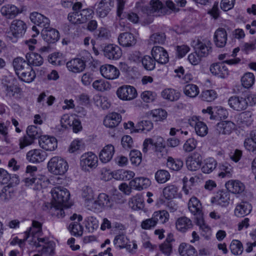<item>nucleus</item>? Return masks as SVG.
<instances>
[{
    "label": "nucleus",
    "instance_id": "f257e3e1",
    "mask_svg": "<svg viewBox=\"0 0 256 256\" xmlns=\"http://www.w3.org/2000/svg\"><path fill=\"white\" fill-rule=\"evenodd\" d=\"M24 234L25 240H28L29 244L36 248L48 243L54 242L48 237H42V224L36 220H32V226L24 232Z\"/></svg>",
    "mask_w": 256,
    "mask_h": 256
},
{
    "label": "nucleus",
    "instance_id": "f03ea898",
    "mask_svg": "<svg viewBox=\"0 0 256 256\" xmlns=\"http://www.w3.org/2000/svg\"><path fill=\"white\" fill-rule=\"evenodd\" d=\"M12 64L20 80L26 83H30L34 80L36 78L34 71L22 58H14Z\"/></svg>",
    "mask_w": 256,
    "mask_h": 256
},
{
    "label": "nucleus",
    "instance_id": "7ed1b4c3",
    "mask_svg": "<svg viewBox=\"0 0 256 256\" xmlns=\"http://www.w3.org/2000/svg\"><path fill=\"white\" fill-rule=\"evenodd\" d=\"M228 104L234 110L242 111L246 110L248 106L256 104V95L248 94L244 96H232L228 100Z\"/></svg>",
    "mask_w": 256,
    "mask_h": 256
},
{
    "label": "nucleus",
    "instance_id": "20e7f679",
    "mask_svg": "<svg viewBox=\"0 0 256 256\" xmlns=\"http://www.w3.org/2000/svg\"><path fill=\"white\" fill-rule=\"evenodd\" d=\"M30 20L32 22L37 25L33 26L32 30L36 32H58L55 29L52 28L50 26V20L42 14L37 12H34L30 14Z\"/></svg>",
    "mask_w": 256,
    "mask_h": 256
},
{
    "label": "nucleus",
    "instance_id": "39448f33",
    "mask_svg": "<svg viewBox=\"0 0 256 256\" xmlns=\"http://www.w3.org/2000/svg\"><path fill=\"white\" fill-rule=\"evenodd\" d=\"M98 166V158L94 152H88L83 154L80 158V166L84 172H90Z\"/></svg>",
    "mask_w": 256,
    "mask_h": 256
},
{
    "label": "nucleus",
    "instance_id": "423d86ee",
    "mask_svg": "<svg viewBox=\"0 0 256 256\" xmlns=\"http://www.w3.org/2000/svg\"><path fill=\"white\" fill-rule=\"evenodd\" d=\"M143 10L147 15L142 20L144 24H150L154 20L152 16H158L164 12L163 4L159 0H152L150 2V7L144 8Z\"/></svg>",
    "mask_w": 256,
    "mask_h": 256
},
{
    "label": "nucleus",
    "instance_id": "0eeeda50",
    "mask_svg": "<svg viewBox=\"0 0 256 256\" xmlns=\"http://www.w3.org/2000/svg\"><path fill=\"white\" fill-rule=\"evenodd\" d=\"M68 166L67 162L59 156H54L48 163V168L50 172L56 175H62L68 170Z\"/></svg>",
    "mask_w": 256,
    "mask_h": 256
},
{
    "label": "nucleus",
    "instance_id": "6e6552de",
    "mask_svg": "<svg viewBox=\"0 0 256 256\" xmlns=\"http://www.w3.org/2000/svg\"><path fill=\"white\" fill-rule=\"evenodd\" d=\"M2 88L6 96L10 98L18 97L21 90L14 82V80L10 77H6L2 80Z\"/></svg>",
    "mask_w": 256,
    "mask_h": 256
},
{
    "label": "nucleus",
    "instance_id": "1a4fd4ad",
    "mask_svg": "<svg viewBox=\"0 0 256 256\" xmlns=\"http://www.w3.org/2000/svg\"><path fill=\"white\" fill-rule=\"evenodd\" d=\"M53 205L66 206L70 194L69 192L64 187H54L51 190Z\"/></svg>",
    "mask_w": 256,
    "mask_h": 256
},
{
    "label": "nucleus",
    "instance_id": "9d476101",
    "mask_svg": "<svg viewBox=\"0 0 256 256\" xmlns=\"http://www.w3.org/2000/svg\"><path fill=\"white\" fill-rule=\"evenodd\" d=\"M114 202L111 197L105 193H100L95 199L90 210L93 212H100L112 207Z\"/></svg>",
    "mask_w": 256,
    "mask_h": 256
},
{
    "label": "nucleus",
    "instance_id": "9b49d317",
    "mask_svg": "<svg viewBox=\"0 0 256 256\" xmlns=\"http://www.w3.org/2000/svg\"><path fill=\"white\" fill-rule=\"evenodd\" d=\"M94 11L90 8H84L78 12H74L68 15V20L72 24H78L86 22L92 17Z\"/></svg>",
    "mask_w": 256,
    "mask_h": 256
},
{
    "label": "nucleus",
    "instance_id": "f8f14e48",
    "mask_svg": "<svg viewBox=\"0 0 256 256\" xmlns=\"http://www.w3.org/2000/svg\"><path fill=\"white\" fill-rule=\"evenodd\" d=\"M190 45L198 50L202 57L207 56L212 51L211 42L210 40L201 41L199 38H195L191 40Z\"/></svg>",
    "mask_w": 256,
    "mask_h": 256
},
{
    "label": "nucleus",
    "instance_id": "ddd939ff",
    "mask_svg": "<svg viewBox=\"0 0 256 256\" xmlns=\"http://www.w3.org/2000/svg\"><path fill=\"white\" fill-rule=\"evenodd\" d=\"M24 182L26 186H31L34 190H40L46 186L47 178L42 174H38L32 177L26 178Z\"/></svg>",
    "mask_w": 256,
    "mask_h": 256
},
{
    "label": "nucleus",
    "instance_id": "4468645a",
    "mask_svg": "<svg viewBox=\"0 0 256 256\" xmlns=\"http://www.w3.org/2000/svg\"><path fill=\"white\" fill-rule=\"evenodd\" d=\"M236 124L230 120H222L215 126L214 134L216 136L230 134L236 128Z\"/></svg>",
    "mask_w": 256,
    "mask_h": 256
},
{
    "label": "nucleus",
    "instance_id": "2eb2a0df",
    "mask_svg": "<svg viewBox=\"0 0 256 256\" xmlns=\"http://www.w3.org/2000/svg\"><path fill=\"white\" fill-rule=\"evenodd\" d=\"M136 89L132 86L124 85L118 88L116 90L118 97L123 100H131L137 96Z\"/></svg>",
    "mask_w": 256,
    "mask_h": 256
},
{
    "label": "nucleus",
    "instance_id": "dca6fc26",
    "mask_svg": "<svg viewBox=\"0 0 256 256\" xmlns=\"http://www.w3.org/2000/svg\"><path fill=\"white\" fill-rule=\"evenodd\" d=\"M190 125L194 128L196 134L200 136L204 137L208 133V128L206 124L200 120L196 116H192L188 119Z\"/></svg>",
    "mask_w": 256,
    "mask_h": 256
},
{
    "label": "nucleus",
    "instance_id": "f3484780",
    "mask_svg": "<svg viewBox=\"0 0 256 256\" xmlns=\"http://www.w3.org/2000/svg\"><path fill=\"white\" fill-rule=\"evenodd\" d=\"M104 54L109 60H117L122 56V51L120 47L114 44H109L104 48Z\"/></svg>",
    "mask_w": 256,
    "mask_h": 256
},
{
    "label": "nucleus",
    "instance_id": "a211bd4d",
    "mask_svg": "<svg viewBox=\"0 0 256 256\" xmlns=\"http://www.w3.org/2000/svg\"><path fill=\"white\" fill-rule=\"evenodd\" d=\"M38 143L40 148L46 151H53L58 146L57 140L54 137L46 135L42 136Z\"/></svg>",
    "mask_w": 256,
    "mask_h": 256
},
{
    "label": "nucleus",
    "instance_id": "6ab92c4d",
    "mask_svg": "<svg viewBox=\"0 0 256 256\" xmlns=\"http://www.w3.org/2000/svg\"><path fill=\"white\" fill-rule=\"evenodd\" d=\"M100 72L102 76L108 80H114L118 78L119 70L112 64H104L100 66Z\"/></svg>",
    "mask_w": 256,
    "mask_h": 256
},
{
    "label": "nucleus",
    "instance_id": "aec40b11",
    "mask_svg": "<svg viewBox=\"0 0 256 256\" xmlns=\"http://www.w3.org/2000/svg\"><path fill=\"white\" fill-rule=\"evenodd\" d=\"M47 154L40 149H34L28 151L26 155V160L30 162L36 164L44 162Z\"/></svg>",
    "mask_w": 256,
    "mask_h": 256
},
{
    "label": "nucleus",
    "instance_id": "412c9836",
    "mask_svg": "<svg viewBox=\"0 0 256 256\" xmlns=\"http://www.w3.org/2000/svg\"><path fill=\"white\" fill-rule=\"evenodd\" d=\"M152 55L155 60L160 64H165L168 62V54L164 48L156 46L152 50Z\"/></svg>",
    "mask_w": 256,
    "mask_h": 256
},
{
    "label": "nucleus",
    "instance_id": "4be33fe9",
    "mask_svg": "<svg viewBox=\"0 0 256 256\" xmlns=\"http://www.w3.org/2000/svg\"><path fill=\"white\" fill-rule=\"evenodd\" d=\"M70 219L72 220H74V222H72L69 226V228L72 234L76 236H82L84 228L78 222L82 220V216L80 214H74L70 217Z\"/></svg>",
    "mask_w": 256,
    "mask_h": 256
},
{
    "label": "nucleus",
    "instance_id": "5701e85b",
    "mask_svg": "<svg viewBox=\"0 0 256 256\" xmlns=\"http://www.w3.org/2000/svg\"><path fill=\"white\" fill-rule=\"evenodd\" d=\"M202 162V156L198 152H194L186 160V166L190 170L196 171L198 170Z\"/></svg>",
    "mask_w": 256,
    "mask_h": 256
},
{
    "label": "nucleus",
    "instance_id": "b1692460",
    "mask_svg": "<svg viewBox=\"0 0 256 256\" xmlns=\"http://www.w3.org/2000/svg\"><path fill=\"white\" fill-rule=\"evenodd\" d=\"M23 8H18L12 4L4 5L0 8L2 14L8 18H12L23 11Z\"/></svg>",
    "mask_w": 256,
    "mask_h": 256
},
{
    "label": "nucleus",
    "instance_id": "393cba45",
    "mask_svg": "<svg viewBox=\"0 0 256 256\" xmlns=\"http://www.w3.org/2000/svg\"><path fill=\"white\" fill-rule=\"evenodd\" d=\"M82 196L84 200L85 206L90 210L95 200L94 192L92 188L88 186H84L82 188Z\"/></svg>",
    "mask_w": 256,
    "mask_h": 256
},
{
    "label": "nucleus",
    "instance_id": "a878e982",
    "mask_svg": "<svg viewBox=\"0 0 256 256\" xmlns=\"http://www.w3.org/2000/svg\"><path fill=\"white\" fill-rule=\"evenodd\" d=\"M210 72L220 78H226L229 74V71L223 62L214 63L210 68Z\"/></svg>",
    "mask_w": 256,
    "mask_h": 256
},
{
    "label": "nucleus",
    "instance_id": "bb28decb",
    "mask_svg": "<svg viewBox=\"0 0 256 256\" xmlns=\"http://www.w3.org/2000/svg\"><path fill=\"white\" fill-rule=\"evenodd\" d=\"M150 184V179L143 176L136 177L130 182V188L138 191L147 188Z\"/></svg>",
    "mask_w": 256,
    "mask_h": 256
},
{
    "label": "nucleus",
    "instance_id": "cd10ccee",
    "mask_svg": "<svg viewBox=\"0 0 256 256\" xmlns=\"http://www.w3.org/2000/svg\"><path fill=\"white\" fill-rule=\"evenodd\" d=\"M114 6V0H102L98 5L96 13L100 17L104 18Z\"/></svg>",
    "mask_w": 256,
    "mask_h": 256
},
{
    "label": "nucleus",
    "instance_id": "c85d7f7f",
    "mask_svg": "<svg viewBox=\"0 0 256 256\" xmlns=\"http://www.w3.org/2000/svg\"><path fill=\"white\" fill-rule=\"evenodd\" d=\"M228 192L234 194H240L244 191L245 186L239 180H231L225 184Z\"/></svg>",
    "mask_w": 256,
    "mask_h": 256
},
{
    "label": "nucleus",
    "instance_id": "c756f323",
    "mask_svg": "<svg viewBox=\"0 0 256 256\" xmlns=\"http://www.w3.org/2000/svg\"><path fill=\"white\" fill-rule=\"evenodd\" d=\"M119 44L124 47L134 46L136 42V36L133 33H120L118 37Z\"/></svg>",
    "mask_w": 256,
    "mask_h": 256
},
{
    "label": "nucleus",
    "instance_id": "7c9ffc66",
    "mask_svg": "<svg viewBox=\"0 0 256 256\" xmlns=\"http://www.w3.org/2000/svg\"><path fill=\"white\" fill-rule=\"evenodd\" d=\"M114 148L113 145L111 144L106 145L100 152L99 158L100 161L104 164L110 162L114 156Z\"/></svg>",
    "mask_w": 256,
    "mask_h": 256
},
{
    "label": "nucleus",
    "instance_id": "2f4dec72",
    "mask_svg": "<svg viewBox=\"0 0 256 256\" xmlns=\"http://www.w3.org/2000/svg\"><path fill=\"white\" fill-rule=\"evenodd\" d=\"M176 230L180 232H186L192 227V221L189 218L182 216L176 219L175 222Z\"/></svg>",
    "mask_w": 256,
    "mask_h": 256
},
{
    "label": "nucleus",
    "instance_id": "473e14b6",
    "mask_svg": "<svg viewBox=\"0 0 256 256\" xmlns=\"http://www.w3.org/2000/svg\"><path fill=\"white\" fill-rule=\"evenodd\" d=\"M230 201V194L228 192L220 191L212 199V202L222 206H226Z\"/></svg>",
    "mask_w": 256,
    "mask_h": 256
},
{
    "label": "nucleus",
    "instance_id": "72a5a7b5",
    "mask_svg": "<svg viewBox=\"0 0 256 256\" xmlns=\"http://www.w3.org/2000/svg\"><path fill=\"white\" fill-rule=\"evenodd\" d=\"M66 67L68 70L77 73L82 72L86 68L85 62L82 59L74 58L66 63Z\"/></svg>",
    "mask_w": 256,
    "mask_h": 256
},
{
    "label": "nucleus",
    "instance_id": "f704fd0d",
    "mask_svg": "<svg viewBox=\"0 0 256 256\" xmlns=\"http://www.w3.org/2000/svg\"><path fill=\"white\" fill-rule=\"evenodd\" d=\"M122 120L121 116L116 112H112L108 114L104 120L105 126L112 128L118 126Z\"/></svg>",
    "mask_w": 256,
    "mask_h": 256
},
{
    "label": "nucleus",
    "instance_id": "c9c22d12",
    "mask_svg": "<svg viewBox=\"0 0 256 256\" xmlns=\"http://www.w3.org/2000/svg\"><path fill=\"white\" fill-rule=\"evenodd\" d=\"M252 210V205L249 202H242L236 206L234 212L236 216L242 217L249 214Z\"/></svg>",
    "mask_w": 256,
    "mask_h": 256
},
{
    "label": "nucleus",
    "instance_id": "e433bc0d",
    "mask_svg": "<svg viewBox=\"0 0 256 256\" xmlns=\"http://www.w3.org/2000/svg\"><path fill=\"white\" fill-rule=\"evenodd\" d=\"M178 251L180 256H198L196 248L190 244L182 243L178 246Z\"/></svg>",
    "mask_w": 256,
    "mask_h": 256
},
{
    "label": "nucleus",
    "instance_id": "4c0bfd02",
    "mask_svg": "<svg viewBox=\"0 0 256 256\" xmlns=\"http://www.w3.org/2000/svg\"><path fill=\"white\" fill-rule=\"evenodd\" d=\"M190 212L194 215H200L202 210L200 201L195 196L190 198L188 203Z\"/></svg>",
    "mask_w": 256,
    "mask_h": 256
},
{
    "label": "nucleus",
    "instance_id": "58836bf2",
    "mask_svg": "<svg viewBox=\"0 0 256 256\" xmlns=\"http://www.w3.org/2000/svg\"><path fill=\"white\" fill-rule=\"evenodd\" d=\"M236 124L239 126L250 124L252 122V114L250 112H242L235 116Z\"/></svg>",
    "mask_w": 256,
    "mask_h": 256
},
{
    "label": "nucleus",
    "instance_id": "ea45409f",
    "mask_svg": "<svg viewBox=\"0 0 256 256\" xmlns=\"http://www.w3.org/2000/svg\"><path fill=\"white\" fill-rule=\"evenodd\" d=\"M113 242L115 247L117 248L122 249L130 248V244H129L130 242L129 239L124 234L116 235L114 240Z\"/></svg>",
    "mask_w": 256,
    "mask_h": 256
},
{
    "label": "nucleus",
    "instance_id": "a19ab883",
    "mask_svg": "<svg viewBox=\"0 0 256 256\" xmlns=\"http://www.w3.org/2000/svg\"><path fill=\"white\" fill-rule=\"evenodd\" d=\"M44 245L40 246V248H42L38 250L39 254H35L33 256H54L55 254V242H50Z\"/></svg>",
    "mask_w": 256,
    "mask_h": 256
},
{
    "label": "nucleus",
    "instance_id": "79ce46f5",
    "mask_svg": "<svg viewBox=\"0 0 256 256\" xmlns=\"http://www.w3.org/2000/svg\"><path fill=\"white\" fill-rule=\"evenodd\" d=\"M134 176V172L130 170H118L114 172V178L117 180H128Z\"/></svg>",
    "mask_w": 256,
    "mask_h": 256
},
{
    "label": "nucleus",
    "instance_id": "37998d69",
    "mask_svg": "<svg viewBox=\"0 0 256 256\" xmlns=\"http://www.w3.org/2000/svg\"><path fill=\"white\" fill-rule=\"evenodd\" d=\"M162 96L164 99L170 101H176L179 99L180 96V93L173 88H166L162 92Z\"/></svg>",
    "mask_w": 256,
    "mask_h": 256
},
{
    "label": "nucleus",
    "instance_id": "c03bdc74",
    "mask_svg": "<svg viewBox=\"0 0 256 256\" xmlns=\"http://www.w3.org/2000/svg\"><path fill=\"white\" fill-rule=\"evenodd\" d=\"M128 205L134 210H142L144 208V200L140 194H136L130 198Z\"/></svg>",
    "mask_w": 256,
    "mask_h": 256
},
{
    "label": "nucleus",
    "instance_id": "a18cd8bd",
    "mask_svg": "<svg viewBox=\"0 0 256 256\" xmlns=\"http://www.w3.org/2000/svg\"><path fill=\"white\" fill-rule=\"evenodd\" d=\"M183 92L187 97L194 98L199 94L200 88L196 84H188L183 88Z\"/></svg>",
    "mask_w": 256,
    "mask_h": 256
},
{
    "label": "nucleus",
    "instance_id": "49530a36",
    "mask_svg": "<svg viewBox=\"0 0 256 256\" xmlns=\"http://www.w3.org/2000/svg\"><path fill=\"white\" fill-rule=\"evenodd\" d=\"M26 58L28 65L32 66H40L43 63V58L40 55L36 53H28L26 55Z\"/></svg>",
    "mask_w": 256,
    "mask_h": 256
},
{
    "label": "nucleus",
    "instance_id": "de8ad7c7",
    "mask_svg": "<svg viewBox=\"0 0 256 256\" xmlns=\"http://www.w3.org/2000/svg\"><path fill=\"white\" fill-rule=\"evenodd\" d=\"M14 188L10 186H6L0 192V200L3 202H8L14 197Z\"/></svg>",
    "mask_w": 256,
    "mask_h": 256
},
{
    "label": "nucleus",
    "instance_id": "09e8293b",
    "mask_svg": "<svg viewBox=\"0 0 256 256\" xmlns=\"http://www.w3.org/2000/svg\"><path fill=\"white\" fill-rule=\"evenodd\" d=\"M241 84L246 88H251L255 82V76L253 73L250 72H246L241 78Z\"/></svg>",
    "mask_w": 256,
    "mask_h": 256
},
{
    "label": "nucleus",
    "instance_id": "8fccbe9b",
    "mask_svg": "<svg viewBox=\"0 0 256 256\" xmlns=\"http://www.w3.org/2000/svg\"><path fill=\"white\" fill-rule=\"evenodd\" d=\"M10 29L11 32H26L27 25L24 21L16 19L12 21Z\"/></svg>",
    "mask_w": 256,
    "mask_h": 256
},
{
    "label": "nucleus",
    "instance_id": "3c124183",
    "mask_svg": "<svg viewBox=\"0 0 256 256\" xmlns=\"http://www.w3.org/2000/svg\"><path fill=\"white\" fill-rule=\"evenodd\" d=\"M216 161L214 158H208L204 160L202 170L204 173L210 174L216 168Z\"/></svg>",
    "mask_w": 256,
    "mask_h": 256
},
{
    "label": "nucleus",
    "instance_id": "603ef678",
    "mask_svg": "<svg viewBox=\"0 0 256 256\" xmlns=\"http://www.w3.org/2000/svg\"><path fill=\"white\" fill-rule=\"evenodd\" d=\"M152 216L156 224L158 222L162 224H164L169 219V214L164 210L154 212L152 214Z\"/></svg>",
    "mask_w": 256,
    "mask_h": 256
},
{
    "label": "nucleus",
    "instance_id": "864d4df0",
    "mask_svg": "<svg viewBox=\"0 0 256 256\" xmlns=\"http://www.w3.org/2000/svg\"><path fill=\"white\" fill-rule=\"evenodd\" d=\"M178 192V188L173 184L168 185L163 190V194L166 198L172 199L176 197Z\"/></svg>",
    "mask_w": 256,
    "mask_h": 256
},
{
    "label": "nucleus",
    "instance_id": "5fc2aeb1",
    "mask_svg": "<svg viewBox=\"0 0 256 256\" xmlns=\"http://www.w3.org/2000/svg\"><path fill=\"white\" fill-rule=\"evenodd\" d=\"M92 86L95 90L99 92H104L110 88L109 82L102 79L94 80Z\"/></svg>",
    "mask_w": 256,
    "mask_h": 256
},
{
    "label": "nucleus",
    "instance_id": "6e6d98bb",
    "mask_svg": "<svg viewBox=\"0 0 256 256\" xmlns=\"http://www.w3.org/2000/svg\"><path fill=\"white\" fill-rule=\"evenodd\" d=\"M220 172L218 176L222 178H230L232 176L233 170L232 166L228 164H222L220 166Z\"/></svg>",
    "mask_w": 256,
    "mask_h": 256
},
{
    "label": "nucleus",
    "instance_id": "4d7b16f0",
    "mask_svg": "<svg viewBox=\"0 0 256 256\" xmlns=\"http://www.w3.org/2000/svg\"><path fill=\"white\" fill-rule=\"evenodd\" d=\"M166 165L168 168L173 170H179L183 166V162L180 159H174L168 157L167 159Z\"/></svg>",
    "mask_w": 256,
    "mask_h": 256
},
{
    "label": "nucleus",
    "instance_id": "13d9d810",
    "mask_svg": "<svg viewBox=\"0 0 256 256\" xmlns=\"http://www.w3.org/2000/svg\"><path fill=\"white\" fill-rule=\"evenodd\" d=\"M85 226L90 232H92L98 227V222L96 218L90 216L85 220Z\"/></svg>",
    "mask_w": 256,
    "mask_h": 256
},
{
    "label": "nucleus",
    "instance_id": "bf43d9fd",
    "mask_svg": "<svg viewBox=\"0 0 256 256\" xmlns=\"http://www.w3.org/2000/svg\"><path fill=\"white\" fill-rule=\"evenodd\" d=\"M172 240V239L169 236L162 244L160 245V250L166 256H170L172 252V246L170 244Z\"/></svg>",
    "mask_w": 256,
    "mask_h": 256
},
{
    "label": "nucleus",
    "instance_id": "052dcab7",
    "mask_svg": "<svg viewBox=\"0 0 256 256\" xmlns=\"http://www.w3.org/2000/svg\"><path fill=\"white\" fill-rule=\"evenodd\" d=\"M153 123L150 120H142L138 124L137 129H134L135 132H140L144 131L149 132L153 128Z\"/></svg>",
    "mask_w": 256,
    "mask_h": 256
},
{
    "label": "nucleus",
    "instance_id": "680f3d73",
    "mask_svg": "<svg viewBox=\"0 0 256 256\" xmlns=\"http://www.w3.org/2000/svg\"><path fill=\"white\" fill-rule=\"evenodd\" d=\"M198 141L193 138H188L184 144L182 150L185 152H190L196 149Z\"/></svg>",
    "mask_w": 256,
    "mask_h": 256
},
{
    "label": "nucleus",
    "instance_id": "e2e57ef3",
    "mask_svg": "<svg viewBox=\"0 0 256 256\" xmlns=\"http://www.w3.org/2000/svg\"><path fill=\"white\" fill-rule=\"evenodd\" d=\"M156 62L154 58L149 56H146L142 59V66L147 70H152L155 68Z\"/></svg>",
    "mask_w": 256,
    "mask_h": 256
},
{
    "label": "nucleus",
    "instance_id": "0e129e2a",
    "mask_svg": "<svg viewBox=\"0 0 256 256\" xmlns=\"http://www.w3.org/2000/svg\"><path fill=\"white\" fill-rule=\"evenodd\" d=\"M217 96L216 92L213 90H204L200 94L202 100L206 102H212L217 98Z\"/></svg>",
    "mask_w": 256,
    "mask_h": 256
},
{
    "label": "nucleus",
    "instance_id": "69168bd1",
    "mask_svg": "<svg viewBox=\"0 0 256 256\" xmlns=\"http://www.w3.org/2000/svg\"><path fill=\"white\" fill-rule=\"evenodd\" d=\"M130 159L132 164L138 166L142 162V153L138 150H132L130 154Z\"/></svg>",
    "mask_w": 256,
    "mask_h": 256
},
{
    "label": "nucleus",
    "instance_id": "338daca9",
    "mask_svg": "<svg viewBox=\"0 0 256 256\" xmlns=\"http://www.w3.org/2000/svg\"><path fill=\"white\" fill-rule=\"evenodd\" d=\"M42 130L40 128L34 126H30L26 130V135L29 136L34 140L42 136Z\"/></svg>",
    "mask_w": 256,
    "mask_h": 256
},
{
    "label": "nucleus",
    "instance_id": "774afa93",
    "mask_svg": "<svg viewBox=\"0 0 256 256\" xmlns=\"http://www.w3.org/2000/svg\"><path fill=\"white\" fill-rule=\"evenodd\" d=\"M226 33H215L214 42L217 47H224L226 44Z\"/></svg>",
    "mask_w": 256,
    "mask_h": 256
}]
</instances>
